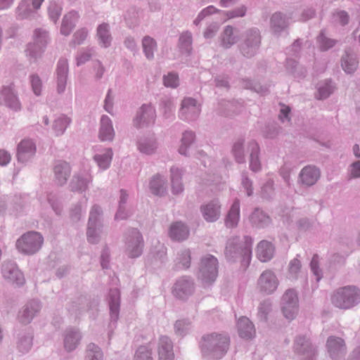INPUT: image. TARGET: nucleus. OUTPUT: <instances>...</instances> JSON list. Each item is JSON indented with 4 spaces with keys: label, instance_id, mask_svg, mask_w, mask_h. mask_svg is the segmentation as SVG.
Masks as SVG:
<instances>
[{
    "label": "nucleus",
    "instance_id": "obj_1",
    "mask_svg": "<svg viewBox=\"0 0 360 360\" xmlns=\"http://www.w3.org/2000/svg\"><path fill=\"white\" fill-rule=\"evenodd\" d=\"M230 345L228 335L212 333L203 335L200 342L202 355L207 360H219L227 353Z\"/></svg>",
    "mask_w": 360,
    "mask_h": 360
},
{
    "label": "nucleus",
    "instance_id": "obj_2",
    "mask_svg": "<svg viewBox=\"0 0 360 360\" xmlns=\"http://www.w3.org/2000/svg\"><path fill=\"white\" fill-rule=\"evenodd\" d=\"M252 243L253 239L249 236H245L242 239L238 236L229 238L224 251L226 259L236 262L238 258H242V265L249 266L252 258Z\"/></svg>",
    "mask_w": 360,
    "mask_h": 360
},
{
    "label": "nucleus",
    "instance_id": "obj_3",
    "mask_svg": "<svg viewBox=\"0 0 360 360\" xmlns=\"http://www.w3.org/2000/svg\"><path fill=\"white\" fill-rule=\"evenodd\" d=\"M330 301L336 308L351 309L360 303V288L353 285L338 288L331 293Z\"/></svg>",
    "mask_w": 360,
    "mask_h": 360
},
{
    "label": "nucleus",
    "instance_id": "obj_4",
    "mask_svg": "<svg viewBox=\"0 0 360 360\" xmlns=\"http://www.w3.org/2000/svg\"><path fill=\"white\" fill-rule=\"evenodd\" d=\"M292 351L296 360H316L319 356V347L308 334L295 336Z\"/></svg>",
    "mask_w": 360,
    "mask_h": 360
},
{
    "label": "nucleus",
    "instance_id": "obj_5",
    "mask_svg": "<svg viewBox=\"0 0 360 360\" xmlns=\"http://www.w3.org/2000/svg\"><path fill=\"white\" fill-rule=\"evenodd\" d=\"M218 260L212 255H207L200 259L198 278L205 285H212L218 276Z\"/></svg>",
    "mask_w": 360,
    "mask_h": 360
},
{
    "label": "nucleus",
    "instance_id": "obj_6",
    "mask_svg": "<svg viewBox=\"0 0 360 360\" xmlns=\"http://www.w3.org/2000/svg\"><path fill=\"white\" fill-rule=\"evenodd\" d=\"M260 44V32L257 28L254 27L248 30L243 34V40L239 45V49L243 56L250 58L257 53Z\"/></svg>",
    "mask_w": 360,
    "mask_h": 360
},
{
    "label": "nucleus",
    "instance_id": "obj_7",
    "mask_svg": "<svg viewBox=\"0 0 360 360\" xmlns=\"http://www.w3.org/2000/svg\"><path fill=\"white\" fill-rule=\"evenodd\" d=\"M43 242L44 238L39 233L29 231L18 239L16 248L25 255H33L40 250Z\"/></svg>",
    "mask_w": 360,
    "mask_h": 360
},
{
    "label": "nucleus",
    "instance_id": "obj_8",
    "mask_svg": "<svg viewBox=\"0 0 360 360\" xmlns=\"http://www.w3.org/2000/svg\"><path fill=\"white\" fill-rule=\"evenodd\" d=\"M103 211L100 206L94 205L90 211L86 231L87 240L92 244H96L100 240L102 224L101 217Z\"/></svg>",
    "mask_w": 360,
    "mask_h": 360
},
{
    "label": "nucleus",
    "instance_id": "obj_9",
    "mask_svg": "<svg viewBox=\"0 0 360 360\" xmlns=\"http://www.w3.org/2000/svg\"><path fill=\"white\" fill-rule=\"evenodd\" d=\"M125 251L131 258L139 257L143 252V239L140 231L135 228H129L124 233Z\"/></svg>",
    "mask_w": 360,
    "mask_h": 360
},
{
    "label": "nucleus",
    "instance_id": "obj_10",
    "mask_svg": "<svg viewBox=\"0 0 360 360\" xmlns=\"http://www.w3.org/2000/svg\"><path fill=\"white\" fill-rule=\"evenodd\" d=\"M156 111L155 107L150 103L143 104L136 111L133 119V125L136 129L148 127L155 123Z\"/></svg>",
    "mask_w": 360,
    "mask_h": 360
},
{
    "label": "nucleus",
    "instance_id": "obj_11",
    "mask_svg": "<svg viewBox=\"0 0 360 360\" xmlns=\"http://www.w3.org/2000/svg\"><path fill=\"white\" fill-rule=\"evenodd\" d=\"M201 111L200 105L193 98H185L181 101L179 111V117L186 122H192L198 119Z\"/></svg>",
    "mask_w": 360,
    "mask_h": 360
},
{
    "label": "nucleus",
    "instance_id": "obj_12",
    "mask_svg": "<svg viewBox=\"0 0 360 360\" xmlns=\"http://www.w3.org/2000/svg\"><path fill=\"white\" fill-rule=\"evenodd\" d=\"M221 205L218 199L204 202L200 207V213L207 222H214L221 216Z\"/></svg>",
    "mask_w": 360,
    "mask_h": 360
},
{
    "label": "nucleus",
    "instance_id": "obj_13",
    "mask_svg": "<svg viewBox=\"0 0 360 360\" xmlns=\"http://www.w3.org/2000/svg\"><path fill=\"white\" fill-rule=\"evenodd\" d=\"M4 278L17 285H22L25 283V278L16 264L12 261L4 262L1 269Z\"/></svg>",
    "mask_w": 360,
    "mask_h": 360
},
{
    "label": "nucleus",
    "instance_id": "obj_14",
    "mask_svg": "<svg viewBox=\"0 0 360 360\" xmlns=\"http://www.w3.org/2000/svg\"><path fill=\"white\" fill-rule=\"evenodd\" d=\"M106 300L110 309V325L115 324L119 319L120 309V291L119 288H110Z\"/></svg>",
    "mask_w": 360,
    "mask_h": 360
},
{
    "label": "nucleus",
    "instance_id": "obj_15",
    "mask_svg": "<svg viewBox=\"0 0 360 360\" xmlns=\"http://www.w3.org/2000/svg\"><path fill=\"white\" fill-rule=\"evenodd\" d=\"M93 177L88 170H82L75 174L70 183V190L73 192H85L92 183Z\"/></svg>",
    "mask_w": 360,
    "mask_h": 360
},
{
    "label": "nucleus",
    "instance_id": "obj_16",
    "mask_svg": "<svg viewBox=\"0 0 360 360\" xmlns=\"http://www.w3.org/2000/svg\"><path fill=\"white\" fill-rule=\"evenodd\" d=\"M43 1L44 0H22L17 8V18L20 20L34 18Z\"/></svg>",
    "mask_w": 360,
    "mask_h": 360
},
{
    "label": "nucleus",
    "instance_id": "obj_17",
    "mask_svg": "<svg viewBox=\"0 0 360 360\" xmlns=\"http://www.w3.org/2000/svg\"><path fill=\"white\" fill-rule=\"evenodd\" d=\"M258 287L260 291L270 295L278 288V280L276 274L271 270H266L262 273L258 281Z\"/></svg>",
    "mask_w": 360,
    "mask_h": 360
},
{
    "label": "nucleus",
    "instance_id": "obj_18",
    "mask_svg": "<svg viewBox=\"0 0 360 360\" xmlns=\"http://www.w3.org/2000/svg\"><path fill=\"white\" fill-rule=\"evenodd\" d=\"M194 291L193 280L188 276H182L174 284L173 294L179 299H186Z\"/></svg>",
    "mask_w": 360,
    "mask_h": 360
},
{
    "label": "nucleus",
    "instance_id": "obj_19",
    "mask_svg": "<svg viewBox=\"0 0 360 360\" xmlns=\"http://www.w3.org/2000/svg\"><path fill=\"white\" fill-rule=\"evenodd\" d=\"M41 309V302L37 300L27 302L19 311L18 318L20 323H30Z\"/></svg>",
    "mask_w": 360,
    "mask_h": 360
},
{
    "label": "nucleus",
    "instance_id": "obj_20",
    "mask_svg": "<svg viewBox=\"0 0 360 360\" xmlns=\"http://www.w3.org/2000/svg\"><path fill=\"white\" fill-rule=\"evenodd\" d=\"M328 352L334 360H339L345 356L346 354V345L345 340L341 338L335 336L328 337L326 342Z\"/></svg>",
    "mask_w": 360,
    "mask_h": 360
},
{
    "label": "nucleus",
    "instance_id": "obj_21",
    "mask_svg": "<svg viewBox=\"0 0 360 360\" xmlns=\"http://www.w3.org/2000/svg\"><path fill=\"white\" fill-rule=\"evenodd\" d=\"M36 150V144L32 139H22L17 147L18 161L22 163L28 162L34 156Z\"/></svg>",
    "mask_w": 360,
    "mask_h": 360
},
{
    "label": "nucleus",
    "instance_id": "obj_22",
    "mask_svg": "<svg viewBox=\"0 0 360 360\" xmlns=\"http://www.w3.org/2000/svg\"><path fill=\"white\" fill-rule=\"evenodd\" d=\"M82 339L80 330L75 328H68L63 333V346L68 352L75 350Z\"/></svg>",
    "mask_w": 360,
    "mask_h": 360
},
{
    "label": "nucleus",
    "instance_id": "obj_23",
    "mask_svg": "<svg viewBox=\"0 0 360 360\" xmlns=\"http://www.w3.org/2000/svg\"><path fill=\"white\" fill-rule=\"evenodd\" d=\"M68 72L69 67L68 60L65 58L59 59L56 66V77L57 92L60 94L64 93L65 90Z\"/></svg>",
    "mask_w": 360,
    "mask_h": 360
},
{
    "label": "nucleus",
    "instance_id": "obj_24",
    "mask_svg": "<svg viewBox=\"0 0 360 360\" xmlns=\"http://www.w3.org/2000/svg\"><path fill=\"white\" fill-rule=\"evenodd\" d=\"M98 304L97 300L91 302L86 297L82 296L79 297L76 301L73 302L69 307V311L78 317L84 312L96 307Z\"/></svg>",
    "mask_w": 360,
    "mask_h": 360
},
{
    "label": "nucleus",
    "instance_id": "obj_25",
    "mask_svg": "<svg viewBox=\"0 0 360 360\" xmlns=\"http://www.w3.org/2000/svg\"><path fill=\"white\" fill-rule=\"evenodd\" d=\"M158 360H174L173 342L166 335H162L158 343Z\"/></svg>",
    "mask_w": 360,
    "mask_h": 360
},
{
    "label": "nucleus",
    "instance_id": "obj_26",
    "mask_svg": "<svg viewBox=\"0 0 360 360\" xmlns=\"http://www.w3.org/2000/svg\"><path fill=\"white\" fill-rule=\"evenodd\" d=\"M0 101L6 106L15 110H18L20 108L17 95L11 85L2 88L0 91Z\"/></svg>",
    "mask_w": 360,
    "mask_h": 360
},
{
    "label": "nucleus",
    "instance_id": "obj_27",
    "mask_svg": "<svg viewBox=\"0 0 360 360\" xmlns=\"http://www.w3.org/2000/svg\"><path fill=\"white\" fill-rule=\"evenodd\" d=\"M319 177V169L314 166L308 165L301 170L299 175V181L305 186H311L316 183Z\"/></svg>",
    "mask_w": 360,
    "mask_h": 360
},
{
    "label": "nucleus",
    "instance_id": "obj_28",
    "mask_svg": "<svg viewBox=\"0 0 360 360\" xmlns=\"http://www.w3.org/2000/svg\"><path fill=\"white\" fill-rule=\"evenodd\" d=\"M98 137L102 141H112L115 137L112 122L108 115L101 117Z\"/></svg>",
    "mask_w": 360,
    "mask_h": 360
},
{
    "label": "nucleus",
    "instance_id": "obj_29",
    "mask_svg": "<svg viewBox=\"0 0 360 360\" xmlns=\"http://www.w3.org/2000/svg\"><path fill=\"white\" fill-rule=\"evenodd\" d=\"M189 233V228L181 221H176L172 224L169 229V236L174 241L180 242L186 240Z\"/></svg>",
    "mask_w": 360,
    "mask_h": 360
},
{
    "label": "nucleus",
    "instance_id": "obj_30",
    "mask_svg": "<svg viewBox=\"0 0 360 360\" xmlns=\"http://www.w3.org/2000/svg\"><path fill=\"white\" fill-rule=\"evenodd\" d=\"M289 17L281 12L274 13L270 18V27L274 34L279 35L288 26Z\"/></svg>",
    "mask_w": 360,
    "mask_h": 360
},
{
    "label": "nucleus",
    "instance_id": "obj_31",
    "mask_svg": "<svg viewBox=\"0 0 360 360\" xmlns=\"http://www.w3.org/2000/svg\"><path fill=\"white\" fill-rule=\"evenodd\" d=\"M56 182L63 186L66 184L70 173L71 167L70 165L64 161L58 162L53 168Z\"/></svg>",
    "mask_w": 360,
    "mask_h": 360
},
{
    "label": "nucleus",
    "instance_id": "obj_32",
    "mask_svg": "<svg viewBox=\"0 0 360 360\" xmlns=\"http://www.w3.org/2000/svg\"><path fill=\"white\" fill-rule=\"evenodd\" d=\"M274 252L275 248L269 241L262 240L257 246V257L258 259L262 262H266L271 260L274 255Z\"/></svg>",
    "mask_w": 360,
    "mask_h": 360
},
{
    "label": "nucleus",
    "instance_id": "obj_33",
    "mask_svg": "<svg viewBox=\"0 0 360 360\" xmlns=\"http://www.w3.org/2000/svg\"><path fill=\"white\" fill-rule=\"evenodd\" d=\"M250 222L252 226L258 229H263L271 223L270 217L263 210L255 208L249 217Z\"/></svg>",
    "mask_w": 360,
    "mask_h": 360
},
{
    "label": "nucleus",
    "instance_id": "obj_34",
    "mask_svg": "<svg viewBox=\"0 0 360 360\" xmlns=\"http://www.w3.org/2000/svg\"><path fill=\"white\" fill-rule=\"evenodd\" d=\"M248 148L250 151V169L254 172H258L262 168L259 145L252 140L248 143Z\"/></svg>",
    "mask_w": 360,
    "mask_h": 360
},
{
    "label": "nucleus",
    "instance_id": "obj_35",
    "mask_svg": "<svg viewBox=\"0 0 360 360\" xmlns=\"http://www.w3.org/2000/svg\"><path fill=\"white\" fill-rule=\"evenodd\" d=\"M358 65L356 55L351 49H347L341 60V65L344 71L347 74H352L356 71Z\"/></svg>",
    "mask_w": 360,
    "mask_h": 360
},
{
    "label": "nucleus",
    "instance_id": "obj_36",
    "mask_svg": "<svg viewBox=\"0 0 360 360\" xmlns=\"http://www.w3.org/2000/svg\"><path fill=\"white\" fill-rule=\"evenodd\" d=\"M240 220V200L235 199L225 217V225L232 229L237 226Z\"/></svg>",
    "mask_w": 360,
    "mask_h": 360
},
{
    "label": "nucleus",
    "instance_id": "obj_37",
    "mask_svg": "<svg viewBox=\"0 0 360 360\" xmlns=\"http://www.w3.org/2000/svg\"><path fill=\"white\" fill-rule=\"evenodd\" d=\"M239 336L243 339H252L255 335V329L252 323L247 318H240L237 323Z\"/></svg>",
    "mask_w": 360,
    "mask_h": 360
},
{
    "label": "nucleus",
    "instance_id": "obj_38",
    "mask_svg": "<svg viewBox=\"0 0 360 360\" xmlns=\"http://www.w3.org/2000/svg\"><path fill=\"white\" fill-rule=\"evenodd\" d=\"M33 335L30 331H22L17 337V349L22 354L27 353L32 348Z\"/></svg>",
    "mask_w": 360,
    "mask_h": 360
},
{
    "label": "nucleus",
    "instance_id": "obj_39",
    "mask_svg": "<svg viewBox=\"0 0 360 360\" xmlns=\"http://www.w3.org/2000/svg\"><path fill=\"white\" fill-rule=\"evenodd\" d=\"M79 17L78 13L75 11H71L65 15L61 24L60 33L65 36L69 35L75 27Z\"/></svg>",
    "mask_w": 360,
    "mask_h": 360
},
{
    "label": "nucleus",
    "instance_id": "obj_40",
    "mask_svg": "<svg viewBox=\"0 0 360 360\" xmlns=\"http://www.w3.org/2000/svg\"><path fill=\"white\" fill-rule=\"evenodd\" d=\"M96 35L98 43L102 47L108 48L110 46L112 36L110 32V26L108 23H102L98 26Z\"/></svg>",
    "mask_w": 360,
    "mask_h": 360
},
{
    "label": "nucleus",
    "instance_id": "obj_41",
    "mask_svg": "<svg viewBox=\"0 0 360 360\" xmlns=\"http://www.w3.org/2000/svg\"><path fill=\"white\" fill-rule=\"evenodd\" d=\"M170 172L172 192L174 195H179L184 190L181 171L179 168L173 167L170 169Z\"/></svg>",
    "mask_w": 360,
    "mask_h": 360
},
{
    "label": "nucleus",
    "instance_id": "obj_42",
    "mask_svg": "<svg viewBox=\"0 0 360 360\" xmlns=\"http://www.w3.org/2000/svg\"><path fill=\"white\" fill-rule=\"evenodd\" d=\"M113 156L112 148H105L101 153H97L94 156V161L99 168L103 170L107 169L111 163Z\"/></svg>",
    "mask_w": 360,
    "mask_h": 360
},
{
    "label": "nucleus",
    "instance_id": "obj_43",
    "mask_svg": "<svg viewBox=\"0 0 360 360\" xmlns=\"http://www.w3.org/2000/svg\"><path fill=\"white\" fill-rule=\"evenodd\" d=\"M71 123V119L65 115H60L56 117L52 124V129L56 136L63 135Z\"/></svg>",
    "mask_w": 360,
    "mask_h": 360
},
{
    "label": "nucleus",
    "instance_id": "obj_44",
    "mask_svg": "<svg viewBox=\"0 0 360 360\" xmlns=\"http://www.w3.org/2000/svg\"><path fill=\"white\" fill-rule=\"evenodd\" d=\"M166 179L160 174L155 175L150 181V190L155 195H163L166 191Z\"/></svg>",
    "mask_w": 360,
    "mask_h": 360
},
{
    "label": "nucleus",
    "instance_id": "obj_45",
    "mask_svg": "<svg viewBox=\"0 0 360 360\" xmlns=\"http://www.w3.org/2000/svg\"><path fill=\"white\" fill-rule=\"evenodd\" d=\"M139 150L144 154L153 153L157 148L156 140L153 137L141 138L137 142Z\"/></svg>",
    "mask_w": 360,
    "mask_h": 360
},
{
    "label": "nucleus",
    "instance_id": "obj_46",
    "mask_svg": "<svg viewBox=\"0 0 360 360\" xmlns=\"http://www.w3.org/2000/svg\"><path fill=\"white\" fill-rule=\"evenodd\" d=\"M143 51L148 60L154 58V52L157 50L155 40L150 36H146L142 39Z\"/></svg>",
    "mask_w": 360,
    "mask_h": 360
},
{
    "label": "nucleus",
    "instance_id": "obj_47",
    "mask_svg": "<svg viewBox=\"0 0 360 360\" xmlns=\"http://www.w3.org/2000/svg\"><path fill=\"white\" fill-rule=\"evenodd\" d=\"M191 250L189 249H182L178 252L176 258V265L177 268L186 269L191 265Z\"/></svg>",
    "mask_w": 360,
    "mask_h": 360
},
{
    "label": "nucleus",
    "instance_id": "obj_48",
    "mask_svg": "<svg viewBox=\"0 0 360 360\" xmlns=\"http://www.w3.org/2000/svg\"><path fill=\"white\" fill-rule=\"evenodd\" d=\"M195 133L192 131H186L183 133L181 143L179 148V153L183 155H188V150L195 140Z\"/></svg>",
    "mask_w": 360,
    "mask_h": 360
},
{
    "label": "nucleus",
    "instance_id": "obj_49",
    "mask_svg": "<svg viewBox=\"0 0 360 360\" xmlns=\"http://www.w3.org/2000/svg\"><path fill=\"white\" fill-rule=\"evenodd\" d=\"M160 108L165 119H172L174 117V104L171 98L162 97L160 100Z\"/></svg>",
    "mask_w": 360,
    "mask_h": 360
},
{
    "label": "nucleus",
    "instance_id": "obj_50",
    "mask_svg": "<svg viewBox=\"0 0 360 360\" xmlns=\"http://www.w3.org/2000/svg\"><path fill=\"white\" fill-rule=\"evenodd\" d=\"M334 85L330 79L320 82L318 85V94L316 98L323 100L330 96L334 91Z\"/></svg>",
    "mask_w": 360,
    "mask_h": 360
},
{
    "label": "nucleus",
    "instance_id": "obj_51",
    "mask_svg": "<svg viewBox=\"0 0 360 360\" xmlns=\"http://www.w3.org/2000/svg\"><path fill=\"white\" fill-rule=\"evenodd\" d=\"M103 353L95 343H89L86 348L84 360H103Z\"/></svg>",
    "mask_w": 360,
    "mask_h": 360
},
{
    "label": "nucleus",
    "instance_id": "obj_52",
    "mask_svg": "<svg viewBox=\"0 0 360 360\" xmlns=\"http://www.w3.org/2000/svg\"><path fill=\"white\" fill-rule=\"evenodd\" d=\"M238 40V37L233 34V27L228 25L224 28L222 39H221V44L226 48L229 49L232 45L236 43Z\"/></svg>",
    "mask_w": 360,
    "mask_h": 360
},
{
    "label": "nucleus",
    "instance_id": "obj_53",
    "mask_svg": "<svg viewBox=\"0 0 360 360\" xmlns=\"http://www.w3.org/2000/svg\"><path fill=\"white\" fill-rule=\"evenodd\" d=\"M179 46L181 51L189 55L192 51V34L189 32H184L179 39Z\"/></svg>",
    "mask_w": 360,
    "mask_h": 360
},
{
    "label": "nucleus",
    "instance_id": "obj_54",
    "mask_svg": "<svg viewBox=\"0 0 360 360\" xmlns=\"http://www.w3.org/2000/svg\"><path fill=\"white\" fill-rule=\"evenodd\" d=\"M243 144L244 139H240L233 143L231 150V153L235 158L236 162L239 164H242L245 162Z\"/></svg>",
    "mask_w": 360,
    "mask_h": 360
},
{
    "label": "nucleus",
    "instance_id": "obj_55",
    "mask_svg": "<svg viewBox=\"0 0 360 360\" xmlns=\"http://www.w3.org/2000/svg\"><path fill=\"white\" fill-rule=\"evenodd\" d=\"M191 328V323L188 319L178 320L174 323V331L177 335L185 336Z\"/></svg>",
    "mask_w": 360,
    "mask_h": 360
},
{
    "label": "nucleus",
    "instance_id": "obj_56",
    "mask_svg": "<svg viewBox=\"0 0 360 360\" xmlns=\"http://www.w3.org/2000/svg\"><path fill=\"white\" fill-rule=\"evenodd\" d=\"M281 310L283 316L288 320H293L298 312V304L281 302Z\"/></svg>",
    "mask_w": 360,
    "mask_h": 360
},
{
    "label": "nucleus",
    "instance_id": "obj_57",
    "mask_svg": "<svg viewBox=\"0 0 360 360\" xmlns=\"http://www.w3.org/2000/svg\"><path fill=\"white\" fill-rule=\"evenodd\" d=\"M336 42L335 40L326 37L324 34V30H321L319 35L317 37V43L319 44V49L323 51H328L333 47Z\"/></svg>",
    "mask_w": 360,
    "mask_h": 360
},
{
    "label": "nucleus",
    "instance_id": "obj_58",
    "mask_svg": "<svg viewBox=\"0 0 360 360\" xmlns=\"http://www.w3.org/2000/svg\"><path fill=\"white\" fill-rule=\"evenodd\" d=\"M62 13V6L60 4L56 1H51L48 7V13L49 18L54 23H56L59 19Z\"/></svg>",
    "mask_w": 360,
    "mask_h": 360
},
{
    "label": "nucleus",
    "instance_id": "obj_59",
    "mask_svg": "<svg viewBox=\"0 0 360 360\" xmlns=\"http://www.w3.org/2000/svg\"><path fill=\"white\" fill-rule=\"evenodd\" d=\"M45 47L37 43L33 42L27 44L26 53L31 58L36 59L39 57L44 51Z\"/></svg>",
    "mask_w": 360,
    "mask_h": 360
},
{
    "label": "nucleus",
    "instance_id": "obj_60",
    "mask_svg": "<svg viewBox=\"0 0 360 360\" xmlns=\"http://www.w3.org/2000/svg\"><path fill=\"white\" fill-rule=\"evenodd\" d=\"M30 82L33 93L39 96L41 94L43 84L41 78L37 74H32L30 76Z\"/></svg>",
    "mask_w": 360,
    "mask_h": 360
},
{
    "label": "nucleus",
    "instance_id": "obj_61",
    "mask_svg": "<svg viewBox=\"0 0 360 360\" xmlns=\"http://www.w3.org/2000/svg\"><path fill=\"white\" fill-rule=\"evenodd\" d=\"M134 360H153L151 349L147 346H140L136 351Z\"/></svg>",
    "mask_w": 360,
    "mask_h": 360
},
{
    "label": "nucleus",
    "instance_id": "obj_62",
    "mask_svg": "<svg viewBox=\"0 0 360 360\" xmlns=\"http://www.w3.org/2000/svg\"><path fill=\"white\" fill-rule=\"evenodd\" d=\"M49 39L48 32L41 28L36 29L34 32V42L46 47Z\"/></svg>",
    "mask_w": 360,
    "mask_h": 360
},
{
    "label": "nucleus",
    "instance_id": "obj_63",
    "mask_svg": "<svg viewBox=\"0 0 360 360\" xmlns=\"http://www.w3.org/2000/svg\"><path fill=\"white\" fill-rule=\"evenodd\" d=\"M163 82L165 86L176 88L179 85V76L174 72H169L163 77Z\"/></svg>",
    "mask_w": 360,
    "mask_h": 360
},
{
    "label": "nucleus",
    "instance_id": "obj_64",
    "mask_svg": "<svg viewBox=\"0 0 360 360\" xmlns=\"http://www.w3.org/2000/svg\"><path fill=\"white\" fill-rule=\"evenodd\" d=\"M247 7L244 5L240 6V7H237L233 10L227 11L225 13V15L229 19H232L235 18H242L246 15Z\"/></svg>",
    "mask_w": 360,
    "mask_h": 360
}]
</instances>
